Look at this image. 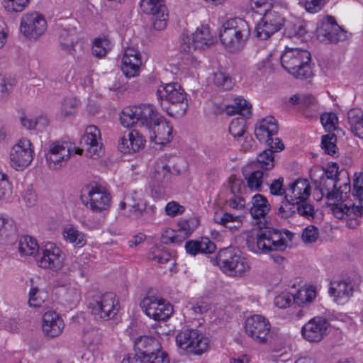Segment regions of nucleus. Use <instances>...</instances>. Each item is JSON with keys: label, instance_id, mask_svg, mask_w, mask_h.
<instances>
[{"label": "nucleus", "instance_id": "obj_1", "mask_svg": "<svg viewBox=\"0 0 363 363\" xmlns=\"http://www.w3.org/2000/svg\"><path fill=\"white\" fill-rule=\"evenodd\" d=\"M161 106L168 115L174 118H181L185 115L189 105L186 94L177 82L169 83L160 86L157 91Z\"/></svg>", "mask_w": 363, "mask_h": 363}, {"label": "nucleus", "instance_id": "obj_2", "mask_svg": "<svg viewBox=\"0 0 363 363\" xmlns=\"http://www.w3.org/2000/svg\"><path fill=\"white\" fill-rule=\"evenodd\" d=\"M250 34L246 21L240 18L228 20L220 31V38L223 45L230 52L240 51L244 48Z\"/></svg>", "mask_w": 363, "mask_h": 363}, {"label": "nucleus", "instance_id": "obj_3", "mask_svg": "<svg viewBox=\"0 0 363 363\" xmlns=\"http://www.w3.org/2000/svg\"><path fill=\"white\" fill-rule=\"evenodd\" d=\"M341 178L336 179H328L324 177H316V171H311V179L315 186V189L318 190L321 196H325L328 200L345 201L347 194L350 192V182L349 174L347 170L341 169Z\"/></svg>", "mask_w": 363, "mask_h": 363}, {"label": "nucleus", "instance_id": "obj_4", "mask_svg": "<svg viewBox=\"0 0 363 363\" xmlns=\"http://www.w3.org/2000/svg\"><path fill=\"white\" fill-rule=\"evenodd\" d=\"M162 116L152 105L140 104L125 108L122 111L120 120L124 127L129 128L136 125L143 128L148 133H151L152 126L159 120H162Z\"/></svg>", "mask_w": 363, "mask_h": 363}, {"label": "nucleus", "instance_id": "obj_5", "mask_svg": "<svg viewBox=\"0 0 363 363\" xmlns=\"http://www.w3.org/2000/svg\"><path fill=\"white\" fill-rule=\"evenodd\" d=\"M310 62L311 53L306 50L286 48L281 56L282 67L297 79L313 77Z\"/></svg>", "mask_w": 363, "mask_h": 363}, {"label": "nucleus", "instance_id": "obj_6", "mask_svg": "<svg viewBox=\"0 0 363 363\" xmlns=\"http://www.w3.org/2000/svg\"><path fill=\"white\" fill-rule=\"evenodd\" d=\"M248 249L255 253H268L269 252H284L287 242L279 230L269 227L260 228L256 238L247 239Z\"/></svg>", "mask_w": 363, "mask_h": 363}, {"label": "nucleus", "instance_id": "obj_7", "mask_svg": "<svg viewBox=\"0 0 363 363\" xmlns=\"http://www.w3.org/2000/svg\"><path fill=\"white\" fill-rule=\"evenodd\" d=\"M213 262L228 276H242L249 269L245 258L241 255L239 250L233 247L221 249Z\"/></svg>", "mask_w": 363, "mask_h": 363}, {"label": "nucleus", "instance_id": "obj_8", "mask_svg": "<svg viewBox=\"0 0 363 363\" xmlns=\"http://www.w3.org/2000/svg\"><path fill=\"white\" fill-rule=\"evenodd\" d=\"M134 348L145 363H169L167 353L162 350L160 342L155 337H139L135 341Z\"/></svg>", "mask_w": 363, "mask_h": 363}, {"label": "nucleus", "instance_id": "obj_9", "mask_svg": "<svg viewBox=\"0 0 363 363\" xmlns=\"http://www.w3.org/2000/svg\"><path fill=\"white\" fill-rule=\"evenodd\" d=\"M91 314L97 320H108L115 317L119 311V303L113 293L98 296L88 303Z\"/></svg>", "mask_w": 363, "mask_h": 363}, {"label": "nucleus", "instance_id": "obj_10", "mask_svg": "<svg viewBox=\"0 0 363 363\" xmlns=\"http://www.w3.org/2000/svg\"><path fill=\"white\" fill-rule=\"evenodd\" d=\"M80 198L82 202L94 212L106 211L110 206V194L104 187L98 184L85 186L82 190Z\"/></svg>", "mask_w": 363, "mask_h": 363}, {"label": "nucleus", "instance_id": "obj_11", "mask_svg": "<svg viewBox=\"0 0 363 363\" xmlns=\"http://www.w3.org/2000/svg\"><path fill=\"white\" fill-rule=\"evenodd\" d=\"M278 124L275 118L272 116H267L262 119L256 125L255 135L260 142H264L272 150V152H279L284 150V145L281 140L273 136L278 133Z\"/></svg>", "mask_w": 363, "mask_h": 363}, {"label": "nucleus", "instance_id": "obj_12", "mask_svg": "<svg viewBox=\"0 0 363 363\" xmlns=\"http://www.w3.org/2000/svg\"><path fill=\"white\" fill-rule=\"evenodd\" d=\"M177 346L187 352L201 354L207 350L208 339L197 329H186L176 336Z\"/></svg>", "mask_w": 363, "mask_h": 363}, {"label": "nucleus", "instance_id": "obj_13", "mask_svg": "<svg viewBox=\"0 0 363 363\" xmlns=\"http://www.w3.org/2000/svg\"><path fill=\"white\" fill-rule=\"evenodd\" d=\"M45 157L50 169H59L70 158L72 145L66 141H50L46 144Z\"/></svg>", "mask_w": 363, "mask_h": 363}, {"label": "nucleus", "instance_id": "obj_14", "mask_svg": "<svg viewBox=\"0 0 363 363\" xmlns=\"http://www.w3.org/2000/svg\"><path fill=\"white\" fill-rule=\"evenodd\" d=\"M141 11L151 16L153 28L157 30L164 29L167 24L168 12L165 0H141Z\"/></svg>", "mask_w": 363, "mask_h": 363}, {"label": "nucleus", "instance_id": "obj_15", "mask_svg": "<svg viewBox=\"0 0 363 363\" xmlns=\"http://www.w3.org/2000/svg\"><path fill=\"white\" fill-rule=\"evenodd\" d=\"M316 37L323 43H337L347 38V31L343 30L332 16H328L318 24Z\"/></svg>", "mask_w": 363, "mask_h": 363}, {"label": "nucleus", "instance_id": "obj_16", "mask_svg": "<svg viewBox=\"0 0 363 363\" xmlns=\"http://www.w3.org/2000/svg\"><path fill=\"white\" fill-rule=\"evenodd\" d=\"M10 164L16 170H23L33 159L31 142L27 138H21L15 144L9 154Z\"/></svg>", "mask_w": 363, "mask_h": 363}, {"label": "nucleus", "instance_id": "obj_17", "mask_svg": "<svg viewBox=\"0 0 363 363\" xmlns=\"http://www.w3.org/2000/svg\"><path fill=\"white\" fill-rule=\"evenodd\" d=\"M140 307L148 317L157 321H164L173 313L169 302L154 296L144 298L140 302Z\"/></svg>", "mask_w": 363, "mask_h": 363}, {"label": "nucleus", "instance_id": "obj_18", "mask_svg": "<svg viewBox=\"0 0 363 363\" xmlns=\"http://www.w3.org/2000/svg\"><path fill=\"white\" fill-rule=\"evenodd\" d=\"M245 328L247 334L258 342H271L270 323L264 317L254 315L247 318Z\"/></svg>", "mask_w": 363, "mask_h": 363}, {"label": "nucleus", "instance_id": "obj_19", "mask_svg": "<svg viewBox=\"0 0 363 363\" xmlns=\"http://www.w3.org/2000/svg\"><path fill=\"white\" fill-rule=\"evenodd\" d=\"M47 29V22L45 18L38 13H26L21 21V32L28 38L37 39Z\"/></svg>", "mask_w": 363, "mask_h": 363}, {"label": "nucleus", "instance_id": "obj_20", "mask_svg": "<svg viewBox=\"0 0 363 363\" xmlns=\"http://www.w3.org/2000/svg\"><path fill=\"white\" fill-rule=\"evenodd\" d=\"M336 203L333 208V215L339 219L345 218L347 225L350 228H357L360 223V218L363 216V205L362 201L360 206H355L354 203Z\"/></svg>", "mask_w": 363, "mask_h": 363}, {"label": "nucleus", "instance_id": "obj_21", "mask_svg": "<svg viewBox=\"0 0 363 363\" xmlns=\"http://www.w3.org/2000/svg\"><path fill=\"white\" fill-rule=\"evenodd\" d=\"M101 132L95 125L86 127L84 134L80 140L81 147L75 149V153L81 155L85 150L86 154L90 157H99L101 149Z\"/></svg>", "mask_w": 363, "mask_h": 363}, {"label": "nucleus", "instance_id": "obj_22", "mask_svg": "<svg viewBox=\"0 0 363 363\" xmlns=\"http://www.w3.org/2000/svg\"><path fill=\"white\" fill-rule=\"evenodd\" d=\"M64 259L65 256L62 250L52 243H49L43 250L42 255L36 258V262L41 268L57 271L62 269Z\"/></svg>", "mask_w": 363, "mask_h": 363}, {"label": "nucleus", "instance_id": "obj_23", "mask_svg": "<svg viewBox=\"0 0 363 363\" xmlns=\"http://www.w3.org/2000/svg\"><path fill=\"white\" fill-rule=\"evenodd\" d=\"M329 325L325 318L315 317L302 327V336L309 342H320L326 335Z\"/></svg>", "mask_w": 363, "mask_h": 363}, {"label": "nucleus", "instance_id": "obj_24", "mask_svg": "<svg viewBox=\"0 0 363 363\" xmlns=\"http://www.w3.org/2000/svg\"><path fill=\"white\" fill-rule=\"evenodd\" d=\"M119 206L121 210H125L126 207H128V216L138 218L145 211L147 204L139 192L131 190L125 194L123 199L120 202Z\"/></svg>", "mask_w": 363, "mask_h": 363}, {"label": "nucleus", "instance_id": "obj_25", "mask_svg": "<svg viewBox=\"0 0 363 363\" xmlns=\"http://www.w3.org/2000/svg\"><path fill=\"white\" fill-rule=\"evenodd\" d=\"M142 65L140 52L134 48H127L124 51L121 69L128 77L138 75Z\"/></svg>", "mask_w": 363, "mask_h": 363}, {"label": "nucleus", "instance_id": "obj_26", "mask_svg": "<svg viewBox=\"0 0 363 363\" xmlns=\"http://www.w3.org/2000/svg\"><path fill=\"white\" fill-rule=\"evenodd\" d=\"M59 44L62 50L74 56L77 52H83V44L74 30L62 29L59 33Z\"/></svg>", "mask_w": 363, "mask_h": 363}, {"label": "nucleus", "instance_id": "obj_27", "mask_svg": "<svg viewBox=\"0 0 363 363\" xmlns=\"http://www.w3.org/2000/svg\"><path fill=\"white\" fill-rule=\"evenodd\" d=\"M65 327L62 318L55 311H50L43 314V331L50 337L60 335Z\"/></svg>", "mask_w": 363, "mask_h": 363}, {"label": "nucleus", "instance_id": "obj_28", "mask_svg": "<svg viewBox=\"0 0 363 363\" xmlns=\"http://www.w3.org/2000/svg\"><path fill=\"white\" fill-rule=\"evenodd\" d=\"M151 141L156 144L164 145L170 142L172 139V127L166 121L164 118L159 120L155 125L152 126V132L149 133Z\"/></svg>", "mask_w": 363, "mask_h": 363}, {"label": "nucleus", "instance_id": "obj_29", "mask_svg": "<svg viewBox=\"0 0 363 363\" xmlns=\"http://www.w3.org/2000/svg\"><path fill=\"white\" fill-rule=\"evenodd\" d=\"M185 249L187 253L191 255H196L198 253H213L216 246L213 242L208 238H202L201 240H189L185 243Z\"/></svg>", "mask_w": 363, "mask_h": 363}, {"label": "nucleus", "instance_id": "obj_30", "mask_svg": "<svg viewBox=\"0 0 363 363\" xmlns=\"http://www.w3.org/2000/svg\"><path fill=\"white\" fill-rule=\"evenodd\" d=\"M17 239V230L14 221L0 216V244H11Z\"/></svg>", "mask_w": 363, "mask_h": 363}, {"label": "nucleus", "instance_id": "obj_31", "mask_svg": "<svg viewBox=\"0 0 363 363\" xmlns=\"http://www.w3.org/2000/svg\"><path fill=\"white\" fill-rule=\"evenodd\" d=\"M289 190L291 191L289 197L292 201L308 199L311 194V187L308 181L306 179L300 178L291 183Z\"/></svg>", "mask_w": 363, "mask_h": 363}, {"label": "nucleus", "instance_id": "obj_32", "mask_svg": "<svg viewBox=\"0 0 363 363\" xmlns=\"http://www.w3.org/2000/svg\"><path fill=\"white\" fill-rule=\"evenodd\" d=\"M347 122L354 135L363 138V111L357 108H351L347 112Z\"/></svg>", "mask_w": 363, "mask_h": 363}, {"label": "nucleus", "instance_id": "obj_33", "mask_svg": "<svg viewBox=\"0 0 363 363\" xmlns=\"http://www.w3.org/2000/svg\"><path fill=\"white\" fill-rule=\"evenodd\" d=\"M353 285L350 280L334 281L330 283L329 293L337 298H348L352 295Z\"/></svg>", "mask_w": 363, "mask_h": 363}, {"label": "nucleus", "instance_id": "obj_34", "mask_svg": "<svg viewBox=\"0 0 363 363\" xmlns=\"http://www.w3.org/2000/svg\"><path fill=\"white\" fill-rule=\"evenodd\" d=\"M252 206L250 208V213L254 218H259L267 214L270 209V205L267 199L262 194H257L252 197Z\"/></svg>", "mask_w": 363, "mask_h": 363}, {"label": "nucleus", "instance_id": "obj_35", "mask_svg": "<svg viewBox=\"0 0 363 363\" xmlns=\"http://www.w3.org/2000/svg\"><path fill=\"white\" fill-rule=\"evenodd\" d=\"M272 150H264L259 153L256 161L248 164L247 168H258L262 170H269L274 167V158Z\"/></svg>", "mask_w": 363, "mask_h": 363}, {"label": "nucleus", "instance_id": "obj_36", "mask_svg": "<svg viewBox=\"0 0 363 363\" xmlns=\"http://www.w3.org/2000/svg\"><path fill=\"white\" fill-rule=\"evenodd\" d=\"M214 220L216 223L223 225L232 232L237 231L242 225L240 216H233L229 213H223L222 215L216 213Z\"/></svg>", "mask_w": 363, "mask_h": 363}, {"label": "nucleus", "instance_id": "obj_37", "mask_svg": "<svg viewBox=\"0 0 363 363\" xmlns=\"http://www.w3.org/2000/svg\"><path fill=\"white\" fill-rule=\"evenodd\" d=\"M251 104L244 99H235L233 104L225 107V111L228 115L239 113L245 118L251 115Z\"/></svg>", "mask_w": 363, "mask_h": 363}, {"label": "nucleus", "instance_id": "obj_38", "mask_svg": "<svg viewBox=\"0 0 363 363\" xmlns=\"http://www.w3.org/2000/svg\"><path fill=\"white\" fill-rule=\"evenodd\" d=\"M171 174L170 167L167 162V157L160 158L155 163L152 177L160 182H162L165 179H168Z\"/></svg>", "mask_w": 363, "mask_h": 363}, {"label": "nucleus", "instance_id": "obj_39", "mask_svg": "<svg viewBox=\"0 0 363 363\" xmlns=\"http://www.w3.org/2000/svg\"><path fill=\"white\" fill-rule=\"evenodd\" d=\"M337 136L333 133L324 135L321 138V148L325 152L334 157L339 156L338 147L336 145Z\"/></svg>", "mask_w": 363, "mask_h": 363}, {"label": "nucleus", "instance_id": "obj_40", "mask_svg": "<svg viewBox=\"0 0 363 363\" xmlns=\"http://www.w3.org/2000/svg\"><path fill=\"white\" fill-rule=\"evenodd\" d=\"M196 46L199 50L204 49L206 47L213 44V41L211 37L208 28L202 26L198 28L194 33L191 34Z\"/></svg>", "mask_w": 363, "mask_h": 363}, {"label": "nucleus", "instance_id": "obj_41", "mask_svg": "<svg viewBox=\"0 0 363 363\" xmlns=\"http://www.w3.org/2000/svg\"><path fill=\"white\" fill-rule=\"evenodd\" d=\"M252 172L246 177L247 187L254 191H261L264 173L262 169L251 168Z\"/></svg>", "mask_w": 363, "mask_h": 363}, {"label": "nucleus", "instance_id": "obj_42", "mask_svg": "<svg viewBox=\"0 0 363 363\" xmlns=\"http://www.w3.org/2000/svg\"><path fill=\"white\" fill-rule=\"evenodd\" d=\"M18 250L23 255H34L38 251V245L33 238L27 235L20 239Z\"/></svg>", "mask_w": 363, "mask_h": 363}, {"label": "nucleus", "instance_id": "obj_43", "mask_svg": "<svg viewBox=\"0 0 363 363\" xmlns=\"http://www.w3.org/2000/svg\"><path fill=\"white\" fill-rule=\"evenodd\" d=\"M101 335L97 330L89 328L84 330L82 342L89 350H94L101 343Z\"/></svg>", "mask_w": 363, "mask_h": 363}, {"label": "nucleus", "instance_id": "obj_44", "mask_svg": "<svg viewBox=\"0 0 363 363\" xmlns=\"http://www.w3.org/2000/svg\"><path fill=\"white\" fill-rule=\"evenodd\" d=\"M265 23L281 30L284 24V18L282 16L274 9H265L262 18Z\"/></svg>", "mask_w": 363, "mask_h": 363}, {"label": "nucleus", "instance_id": "obj_45", "mask_svg": "<svg viewBox=\"0 0 363 363\" xmlns=\"http://www.w3.org/2000/svg\"><path fill=\"white\" fill-rule=\"evenodd\" d=\"M295 210L296 201L291 200L289 194H286L281 204L278 208L277 214L282 218H288L295 214Z\"/></svg>", "mask_w": 363, "mask_h": 363}, {"label": "nucleus", "instance_id": "obj_46", "mask_svg": "<svg viewBox=\"0 0 363 363\" xmlns=\"http://www.w3.org/2000/svg\"><path fill=\"white\" fill-rule=\"evenodd\" d=\"M63 236L65 240L74 245L75 247H82L86 240L84 235L73 227L66 228L63 231Z\"/></svg>", "mask_w": 363, "mask_h": 363}, {"label": "nucleus", "instance_id": "obj_47", "mask_svg": "<svg viewBox=\"0 0 363 363\" xmlns=\"http://www.w3.org/2000/svg\"><path fill=\"white\" fill-rule=\"evenodd\" d=\"M315 296V290L312 287L301 289L298 290L296 294L293 295V301L296 304L300 306L301 304H306L312 302Z\"/></svg>", "mask_w": 363, "mask_h": 363}, {"label": "nucleus", "instance_id": "obj_48", "mask_svg": "<svg viewBox=\"0 0 363 363\" xmlns=\"http://www.w3.org/2000/svg\"><path fill=\"white\" fill-rule=\"evenodd\" d=\"M312 171H316V177H324L328 179H336L341 178V182H343L342 177L340 176L339 166L337 163H332L327 169H315Z\"/></svg>", "mask_w": 363, "mask_h": 363}, {"label": "nucleus", "instance_id": "obj_49", "mask_svg": "<svg viewBox=\"0 0 363 363\" xmlns=\"http://www.w3.org/2000/svg\"><path fill=\"white\" fill-rule=\"evenodd\" d=\"M111 49V42L106 37L99 38L94 40L92 52L97 57H104Z\"/></svg>", "mask_w": 363, "mask_h": 363}, {"label": "nucleus", "instance_id": "obj_50", "mask_svg": "<svg viewBox=\"0 0 363 363\" xmlns=\"http://www.w3.org/2000/svg\"><path fill=\"white\" fill-rule=\"evenodd\" d=\"M279 30V29L267 25L265 23L264 21L261 19V21L257 24L255 31L256 37L264 40L268 39Z\"/></svg>", "mask_w": 363, "mask_h": 363}, {"label": "nucleus", "instance_id": "obj_51", "mask_svg": "<svg viewBox=\"0 0 363 363\" xmlns=\"http://www.w3.org/2000/svg\"><path fill=\"white\" fill-rule=\"evenodd\" d=\"M279 30V29L267 25L265 23L264 21L261 19V21L257 24L255 31L256 37L264 40L268 39Z\"/></svg>", "mask_w": 363, "mask_h": 363}, {"label": "nucleus", "instance_id": "obj_52", "mask_svg": "<svg viewBox=\"0 0 363 363\" xmlns=\"http://www.w3.org/2000/svg\"><path fill=\"white\" fill-rule=\"evenodd\" d=\"M127 135L128 139L130 140V148L132 149V152H138L144 147L145 139L138 130H133L129 131Z\"/></svg>", "mask_w": 363, "mask_h": 363}, {"label": "nucleus", "instance_id": "obj_53", "mask_svg": "<svg viewBox=\"0 0 363 363\" xmlns=\"http://www.w3.org/2000/svg\"><path fill=\"white\" fill-rule=\"evenodd\" d=\"M296 213L307 219L313 218L314 208L307 202V199L297 200L296 201Z\"/></svg>", "mask_w": 363, "mask_h": 363}, {"label": "nucleus", "instance_id": "obj_54", "mask_svg": "<svg viewBox=\"0 0 363 363\" xmlns=\"http://www.w3.org/2000/svg\"><path fill=\"white\" fill-rule=\"evenodd\" d=\"M78 101L74 97H66L62 102L60 116L67 118L74 114Z\"/></svg>", "mask_w": 363, "mask_h": 363}, {"label": "nucleus", "instance_id": "obj_55", "mask_svg": "<svg viewBox=\"0 0 363 363\" xmlns=\"http://www.w3.org/2000/svg\"><path fill=\"white\" fill-rule=\"evenodd\" d=\"M213 83L218 88L223 90H229L233 86L231 77L223 72H217L213 74Z\"/></svg>", "mask_w": 363, "mask_h": 363}, {"label": "nucleus", "instance_id": "obj_56", "mask_svg": "<svg viewBox=\"0 0 363 363\" xmlns=\"http://www.w3.org/2000/svg\"><path fill=\"white\" fill-rule=\"evenodd\" d=\"M229 132L234 138H240L246 132V121L244 118H236L229 125Z\"/></svg>", "mask_w": 363, "mask_h": 363}, {"label": "nucleus", "instance_id": "obj_57", "mask_svg": "<svg viewBox=\"0 0 363 363\" xmlns=\"http://www.w3.org/2000/svg\"><path fill=\"white\" fill-rule=\"evenodd\" d=\"M320 121L325 130L330 133L336 129L338 118L334 113H325L320 116Z\"/></svg>", "mask_w": 363, "mask_h": 363}, {"label": "nucleus", "instance_id": "obj_58", "mask_svg": "<svg viewBox=\"0 0 363 363\" xmlns=\"http://www.w3.org/2000/svg\"><path fill=\"white\" fill-rule=\"evenodd\" d=\"M186 308L195 315H201L210 309V305L203 301H196L189 302Z\"/></svg>", "mask_w": 363, "mask_h": 363}, {"label": "nucleus", "instance_id": "obj_59", "mask_svg": "<svg viewBox=\"0 0 363 363\" xmlns=\"http://www.w3.org/2000/svg\"><path fill=\"white\" fill-rule=\"evenodd\" d=\"M197 50H199V48L196 46V43H194L192 35L183 37L180 45V50L182 52L190 55Z\"/></svg>", "mask_w": 363, "mask_h": 363}, {"label": "nucleus", "instance_id": "obj_60", "mask_svg": "<svg viewBox=\"0 0 363 363\" xmlns=\"http://www.w3.org/2000/svg\"><path fill=\"white\" fill-rule=\"evenodd\" d=\"M318 235V229L314 225H308L302 233V240L305 243H312L316 241Z\"/></svg>", "mask_w": 363, "mask_h": 363}, {"label": "nucleus", "instance_id": "obj_61", "mask_svg": "<svg viewBox=\"0 0 363 363\" xmlns=\"http://www.w3.org/2000/svg\"><path fill=\"white\" fill-rule=\"evenodd\" d=\"M354 179L353 181V196L359 199V201H362V196H363V174H354Z\"/></svg>", "mask_w": 363, "mask_h": 363}, {"label": "nucleus", "instance_id": "obj_62", "mask_svg": "<svg viewBox=\"0 0 363 363\" xmlns=\"http://www.w3.org/2000/svg\"><path fill=\"white\" fill-rule=\"evenodd\" d=\"M292 301L293 295L289 292H284L275 297L274 303L279 308H286L290 306Z\"/></svg>", "mask_w": 363, "mask_h": 363}, {"label": "nucleus", "instance_id": "obj_63", "mask_svg": "<svg viewBox=\"0 0 363 363\" xmlns=\"http://www.w3.org/2000/svg\"><path fill=\"white\" fill-rule=\"evenodd\" d=\"M149 258L155 260L157 263L164 264L171 259V255L167 252L155 249L150 253Z\"/></svg>", "mask_w": 363, "mask_h": 363}, {"label": "nucleus", "instance_id": "obj_64", "mask_svg": "<svg viewBox=\"0 0 363 363\" xmlns=\"http://www.w3.org/2000/svg\"><path fill=\"white\" fill-rule=\"evenodd\" d=\"M230 191L233 195L242 194L245 190V184L244 182L238 179L234 176H231L229 179Z\"/></svg>", "mask_w": 363, "mask_h": 363}]
</instances>
